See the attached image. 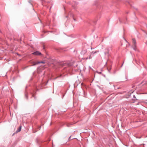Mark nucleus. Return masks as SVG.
Instances as JSON below:
<instances>
[{
	"instance_id": "1",
	"label": "nucleus",
	"mask_w": 147,
	"mask_h": 147,
	"mask_svg": "<svg viewBox=\"0 0 147 147\" xmlns=\"http://www.w3.org/2000/svg\"><path fill=\"white\" fill-rule=\"evenodd\" d=\"M32 54L36 55H41V53L39 51H37L34 52L32 53Z\"/></svg>"
},
{
	"instance_id": "5",
	"label": "nucleus",
	"mask_w": 147,
	"mask_h": 147,
	"mask_svg": "<svg viewBox=\"0 0 147 147\" xmlns=\"http://www.w3.org/2000/svg\"><path fill=\"white\" fill-rule=\"evenodd\" d=\"M31 63L32 64V65H35L38 64V63H37V62H35L33 61L31 62Z\"/></svg>"
},
{
	"instance_id": "6",
	"label": "nucleus",
	"mask_w": 147,
	"mask_h": 147,
	"mask_svg": "<svg viewBox=\"0 0 147 147\" xmlns=\"http://www.w3.org/2000/svg\"><path fill=\"white\" fill-rule=\"evenodd\" d=\"M96 53V51H95L94 52H92L91 53V55H90V56L89 57V58H88V59H91L92 58V57H91V55H92V54H93V55L94 54Z\"/></svg>"
},
{
	"instance_id": "3",
	"label": "nucleus",
	"mask_w": 147,
	"mask_h": 147,
	"mask_svg": "<svg viewBox=\"0 0 147 147\" xmlns=\"http://www.w3.org/2000/svg\"><path fill=\"white\" fill-rule=\"evenodd\" d=\"M106 51L105 52V55H107L109 54V49L108 48L105 49Z\"/></svg>"
},
{
	"instance_id": "2",
	"label": "nucleus",
	"mask_w": 147,
	"mask_h": 147,
	"mask_svg": "<svg viewBox=\"0 0 147 147\" xmlns=\"http://www.w3.org/2000/svg\"><path fill=\"white\" fill-rule=\"evenodd\" d=\"M133 40V43L134 44L133 45V46H134V50H135V48L136 47V40L135 39L133 38L132 39Z\"/></svg>"
},
{
	"instance_id": "4",
	"label": "nucleus",
	"mask_w": 147,
	"mask_h": 147,
	"mask_svg": "<svg viewBox=\"0 0 147 147\" xmlns=\"http://www.w3.org/2000/svg\"><path fill=\"white\" fill-rule=\"evenodd\" d=\"M21 126H20L19 127V128L16 131V133H17L19 132L20 131H21Z\"/></svg>"
},
{
	"instance_id": "7",
	"label": "nucleus",
	"mask_w": 147,
	"mask_h": 147,
	"mask_svg": "<svg viewBox=\"0 0 147 147\" xmlns=\"http://www.w3.org/2000/svg\"><path fill=\"white\" fill-rule=\"evenodd\" d=\"M45 63V62L44 61H39L37 62V63H38V64L40 63Z\"/></svg>"
}]
</instances>
